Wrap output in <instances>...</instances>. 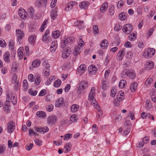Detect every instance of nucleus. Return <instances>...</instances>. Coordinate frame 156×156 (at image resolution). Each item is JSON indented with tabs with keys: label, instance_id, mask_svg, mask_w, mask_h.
<instances>
[{
	"label": "nucleus",
	"instance_id": "obj_38",
	"mask_svg": "<svg viewBox=\"0 0 156 156\" xmlns=\"http://www.w3.org/2000/svg\"><path fill=\"white\" fill-rule=\"evenodd\" d=\"M153 81V79L151 78H148L146 80L145 84L147 86H148L152 83Z\"/></svg>",
	"mask_w": 156,
	"mask_h": 156
},
{
	"label": "nucleus",
	"instance_id": "obj_26",
	"mask_svg": "<svg viewBox=\"0 0 156 156\" xmlns=\"http://www.w3.org/2000/svg\"><path fill=\"white\" fill-rule=\"evenodd\" d=\"M102 88L104 90H105L107 88L106 84L107 83V81L106 79H103L101 80Z\"/></svg>",
	"mask_w": 156,
	"mask_h": 156
},
{
	"label": "nucleus",
	"instance_id": "obj_37",
	"mask_svg": "<svg viewBox=\"0 0 156 156\" xmlns=\"http://www.w3.org/2000/svg\"><path fill=\"white\" fill-rule=\"evenodd\" d=\"M126 83V81L124 80H120L119 84V87L121 88L124 87Z\"/></svg>",
	"mask_w": 156,
	"mask_h": 156
},
{
	"label": "nucleus",
	"instance_id": "obj_57",
	"mask_svg": "<svg viewBox=\"0 0 156 156\" xmlns=\"http://www.w3.org/2000/svg\"><path fill=\"white\" fill-rule=\"evenodd\" d=\"M115 91L116 90L115 89V87H113L112 88L111 92V95L112 97H114V96H115L116 93Z\"/></svg>",
	"mask_w": 156,
	"mask_h": 156
},
{
	"label": "nucleus",
	"instance_id": "obj_18",
	"mask_svg": "<svg viewBox=\"0 0 156 156\" xmlns=\"http://www.w3.org/2000/svg\"><path fill=\"white\" fill-rule=\"evenodd\" d=\"M57 42L54 41L52 42L51 44V51L52 53H53L55 51L57 48Z\"/></svg>",
	"mask_w": 156,
	"mask_h": 156
},
{
	"label": "nucleus",
	"instance_id": "obj_47",
	"mask_svg": "<svg viewBox=\"0 0 156 156\" xmlns=\"http://www.w3.org/2000/svg\"><path fill=\"white\" fill-rule=\"evenodd\" d=\"M149 115H150V114H147L144 112H143L141 114V117L142 118L145 119L147 116H149Z\"/></svg>",
	"mask_w": 156,
	"mask_h": 156
},
{
	"label": "nucleus",
	"instance_id": "obj_6",
	"mask_svg": "<svg viewBox=\"0 0 156 156\" xmlns=\"http://www.w3.org/2000/svg\"><path fill=\"white\" fill-rule=\"evenodd\" d=\"M56 116L51 115L48 117L47 119V121L48 124L52 125L57 120Z\"/></svg>",
	"mask_w": 156,
	"mask_h": 156
},
{
	"label": "nucleus",
	"instance_id": "obj_2",
	"mask_svg": "<svg viewBox=\"0 0 156 156\" xmlns=\"http://www.w3.org/2000/svg\"><path fill=\"white\" fill-rule=\"evenodd\" d=\"M155 52V50L154 48H148L144 51L143 56L146 58H150L154 55Z\"/></svg>",
	"mask_w": 156,
	"mask_h": 156
},
{
	"label": "nucleus",
	"instance_id": "obj_14",
	"mask_svg": "<svg viewBox=\"0 0 156 156\" xmlns=\"http://www.w3.org/2000/svg\"><path fill=\"white\" fill-rule=\"evenodd\" d=\"M16 32L17 38L20 42V41H21V38L24 36V34L23 31L19 30H16Z\"/></svg>",
	"mask_w": 156,
	"mask_h": 156
},
{
	"label": "nucleus",
	"instance_id": "obj_10",
	"mask_svg": "<svg viewBox=\"0 0 156 156\" xmlns=\"http://www.w3.org/2000/svg\"><path fill=\"white\" fill-rule=\"evenodd\" d=\"M125 49L123 48L120 50L118 53L117 55L119 61L121 60L123 58L125 55Z\"/></svg>",
	"mask_w": 156,
	"mask_h": 156
},
{
	"label": "nucleus",
	"instance_id": "obj_50",
	"mask_svg": "<svg viewBox=\"0 0 156 156\" xmlns=\"http://www.w3.org/2000/svg\"><path fill=\"white\" fill-rule=\"evenodd\" d=\"M72 134L67 133L66 134L64 137V140H68L72 136Z\"/></svg>",
	"mask_w": 156,
	"mask_h": 156
},
{
	"label": "nucleus",
	"instance_id": "obj_34",
	"mask_svg": "<svg viewBox=\"0 0 156 156\" xmlns=\"http://www.w3.org/2000/svg\"><path fill=\"white\" fill-rule=\"evenodd\" d=\"M93 31L94 34H98L99 33L98 27L97 25H94L93 28Z\"/></svg>",
	"mask_w": 156,
	"mask_h": 156
},
{
	"label": "nucleus",
	"instance_id": "obj_45",
	"mask_svg": "<svg viewBox=\"0 0 156 156\" xmlns=\"http://www.w3.org/2000/svg\"><path fill=\"white\" fill-rule=\"evenodd\" d=\"M46 108L48 111L51 112L52 111L53 109V106L52 104H50L46 106Z\"/></svg>",
	"mask_w": 156,
	"mask_h": 156
},
{
	"label": "nucleus",
	"instance_id": "obj_29",
	"mask_svg": "<svg viewBox=\"0 0 156 156\" xmlns=\"http://www.w3.org/2000/svg\"><path fill=\"white\" fill-rule=\"evenodd\" d=\"M79 109V106L78 105L76 104H73L72 105L71 108V111L73 112H75L78 110Z\"/></svg>",
	"mask_w": 156,
	"mask_h": 156
},
{
	"label": "nucleus",
	"instance_id": "obj_54",
	"mask_svg": "<svg viewBox=\"0 0 156 156\" xmlns=\"http://www.w3.org/2000/svg\"><path fill=\"white\" fill-rule=\"evenodd\" d=\"M3 110L6 112L8 113L9 110V105L8 104L5 103L3 107Z\"/></svg>",
	"mask_w": 156,
	"mask_h": 156
},
{
	"label": "nucleus",
	"instance_id": "obj_24",
	"mask_svg": "<svg viewBox=\"0 0 156 156\" xmlns=\"http://www.w3.org/2000/svg\"><path fill=\"white\" fill-rule=\"evenodd\" d=\"M137 86V84L136 82H134L131 84L130 87V89L131 91L134 92L136 90Z\"/></svg>",
	"mask_w": 156,
	"mask_h": 156
},
{
	"label": "nucleus",
	"instance_id": "obj_30",
	"mask_svg": "<svg viewBox=\"0 0 156 156\" xmlns=\"http://www.w3.org/2000/svg\"><path fill=\"white\" fill-rule=\"evenodd\" d=\"M128 76H129L131 79H133L135 78L136 75L134 72L133 71L129 70V72Z\"/></svg>",
	"mask_w": 156,
	"mask_h": 156
},
{
	"label": "nucleus",
	"instance_id": "obj_21",
	"mask_svg": "<svg viewBox=\"0 0 156 156\" xmlns=\"http://www.w3.org/2000/svg\"><path fill=\"white\" fill-rule=\"evenodd\" d=\"M114 7L113 5H111L109 6V8L108 9V12L109 13V15L111 16H112L114 15Z\"/></svg>",
	"mask_w": 156,
	"mask_h": 156
},
{
	"label": "nucleus",
	"instance_id": "obj_62",
	"mask_svg": "<svg viewBox=\"0 0 156 156\" xmlns=\"http://www.w3.org/2000/svg\"><path fill=\"white\" fill-rule=\"evenodd\" d=\"M28 80L30 82H33L34 80V78L32 74H30L28 76Z\"/></svg>",
	"mask_w": 156,
	"mask_h": 156
},
{
	"label": "nucleus",
	"instance_id": "obj_17",
	"mask_svg": "<svg viewBox=\"0 0 156 156\" xmlns=\"http://www.w3.org/2000/svg\"><path fill=\"white\" fill-rule=\"evenodd\" d=\"M108 41L107 40L104 39L102 41L100 44L101 47L103 49H106L108 46Z\"/></svg>",
	"mask_w": 156,
	"mask_h": 156
},
{
	"label": "nucleus",
	"instance_id": "obj_4",
	"mask_svg": "<svg viewBox=\"0 0 156 156\" xmlns=\"http://www.w3.org/2000/svg\"><path fill=\"white\" fill-rule=\"evenodd\" d=\"M132 30V26L131 24H127L125 25L122 29L123 31L126 34H129Z\"/></svg>",
	"mask_w": 156,
	"mask_h": 156
},
{
	"label": "nucleus",
	"instance_id": "obj_59",
	"mask_svg": "<svg viewBox=\"0 0 156 156\" xmlns=\"http://www.w3.org/2000/svg\"><path fill=\"white\" fill-rule=\"evenodd\" d=\"M149 102V101L148 100L146 101V107L148 109H150L151 107V105Z\"/></svg>",
	"mask_w": 156,
	"mask_h": 156
},
{
	"label": "nucleus",
	"instance_id": "obj_41",
	"mask_svg": "<svg viewBox=\"0 0 156 156\" xmlns=\"http://www.w3.org/2000/svg\"><path fill=\"white\" fill-rule=\"evenodd\" d=\"M12 97V100L11 101L12 103L14 105L16 104L17 103V98L15 97V95H13V94H11Z\"/></svg>",
	"mask_w": 156,
	"mask_h": 156
},
{
	"label": "nucleus",
	"instance_id": "obj_42",
	"mask_svg": "<svg viewBox=\"0 0 156 156\" xmlns=\"http://www.w3.org/2000/svg\"><path fill=\"white\" fill-rule=\"evenodd\" d=\"M124 98L123 95H121V93H118L117 97V100L119 102L122 101Z\"/></svg>",
	"mask_w": 156,
	"mask_h": 156
},
{
	"label": "nucleus",
	"instance_id": "obj_49",
	"mask_svg": "<svg viewBox=\"0 0 156 156\" xmlns=\"http://www.w3.org/2000/svg\"><path fill=\"white\" fill-rule=\"evenodd\" d=\"M34 130L37 132H41L42 133V132L43 133V128L35 127L34 128Z\"/></svg>",
	"mask_w": 156,
	"mask_h": 156
},
{
	"label": "nucleus",
	"instance_id": "obj_1",
	"mask_svg": "<svg viewBox=\"0 0 156 156\" xmlns=\"http://www.w3.org/2000/svg\"><path fill=\"white\" fill-rule=\"evenodd\" d=\"M95 90L94 87H92L88 94V100L90 102L94 107L98 109L99 108V107L97 101L94 98Z\"/></svg>",
	"mask_w": 156,
	"mask_h": 156
},
{
	"label": "nucleus",
	"instance_id": "obj_56",
	"mask_svg": "<svg viewBox=\"0 0 156 156\" xmlns=\"http://www.w3.org/2000/svg\"><path fill=\"white\" fill-rule=\"evenodd\" d=\"M78 46H83L84 45V42L81 38H79L78 40Z\"/></svg>",
	"mask_w": 156,
	"mask_h": 156
},
{
	"label": "nucleus",
	"instance_id": "obj_7",
	"mask_svg": "<svg viewBox=\"0 0 156 156\" xmlns=\"http://www.w3.org/2000/svg\"><path fill=\"white\" fill-rule=\"evenodd\" d=\"M87 86V84L85 81L81 82L79 84L78 89L77 90V93L80 94V91L85 89Z\"/></svg>",
	"mask_w": 156,
	"mask_h": 156
},
{
	"label": "nucleus",
	"instance_id": "obj_53",
	"mask_svg": "<svg viewBox=\"0 0 156 156\" xmlns=\"http://www.w3.org/2000/svg\"><path fill=\"white\" fill-rule=\"evenodd\" d=\"M63 52L66 53L67 56H69L70 53V49L69 48H67L64 49Z\"/></svg>",
	"mask_w": 156,
	"mask_h": 156
},
{
	"label": "nucleus",
	"instance_id": "obj_35",
	"mask_svg": "<svg viewBox=\"0 0 156 156\" xmlns=\"http://www.w3.org/2000/svg\"><path fill=\"white\" fill-rule=\"evenodd\" d=\"M88 4L87 2H83L80 3L79 7L82 9H85L87 6Z\"/></svg>",
	"mask_w": 156,
	"mask_h": 156
},
{
	"label": "nucleus",
	"instance_id": "obj_8",
	"mask_svg": "<svg viewBox=\"0 0 156 156\" xmlns=\"http://www.w3.org/2000/svg\"><path fill=\"white\" fill-rule=\"evenodd\" d=\"M50 30H46L45 33L44 35L42 38V40L44 41H46L48 42L51 41V38L49 37V33Z\"/></svg>",
	"mask_w": 156,
	"mask_h": 156
},
{
	"label": "nucleus",
	"instance_id": "obj_33",
	"mask_svg": "<svg viewBox=\"0 0 156 156\" xmlns=\"http://www.w3.org/2000/svg\"><path fill=\"white\" fill-rule=\"evenodd\" d=\"M60 31L58 30H55L52 33V37L55 38H56L58 37L60 35Z\"/></svg>",
	"mask_w": 156,
	"mask_h": 156
},
{
	"label": "nucleus",
	"instance_id": "obj_19",
	"mask_svg": "<svg viewBox=\"0 0 156 156\" xmlns=\"http://www.w3.org/2000/svg\"><path fill=\"white\" fill-rule=\"evenodd\" d=\"M57 9L55 8L54 9H53L51 12V19L53 20H54L56 17Z\"/></svg>",
	"mask_w": 156,
	"mask_h": 156
},
{
	"label": "nucleus",
	"instance_id": "obj_44",
	"mask_svg": "<svg viewBox=\"0 0 156 156\" xmlns=\"http://www.w3.org/2000/svg\"><path fill=\"white\" fill-rule=\"evenodd\" d=\"M40 82V78L39 76H37L34 81L35 84L37 85L39 84Z\"/></svg>",
	"mask_w": 156,
	"mask_h": 156
},
{
	"label": "nucleus",
	"instance_id": "obj_36",
	"mask_svg": "<svg viewBox=\"0 0 156 156\" xmlns=\"http://www.w3.org/2000/svg\"><path fill=\"white\" fill-rule=\"evenodd\" d=\"M129 40L131 41H134L136 39V35L134 33H131L129 36Z\"/></svg>",
	"mask_w": 156,
	"mask_h": 156
},
{
	"label": "nucleus",
	"instance_id": "obj_15",
	"mask_svg": "<svg viewBox=\"0 0 156 156\" xmlns=\"http://www.w3.org/2000/svg\"><path fill=\"white\" fill-rule=\"evenodd\" d=\"M64 100L63 98H58L55 103V107H58L61 106L64 103Z\"/></svg>",
	"mask_w": 156,
	"mask_h": 156
},
{
	"label": "nucleus",
	"instance_id": "obj_31",
	"mask_svg": "<svg viewBox=\"0 0 156 156\" xmlns=\"http://www.w3.org/2000/svg\"><path fill=\"white\" fill-rule=\"evenodd\" d=\"M126 16L125 15L124 12H122L120 13L119 16V19L122 21L125 20L126 18Z\"/></svg>",
	"mask_w": 156,
	"mask_h": 156
},
{
	"label": "nucleus",
	"instance_id": "obj_58",
	"mask_svg": "<svg viewBox=\"0 0 156 156\" xmlns=\"http://www.w3.org/2000/svg\"><path fill=\"white\" fill-rule=\"evenodd\" d=\"M6 44L5 41L2 39H0V45L3 47H4L6 46Z\"/></svg>",
	"mask_w": 156,
	"mask_h": 156
},
{
	"label": "nucleus",
	"instance_id": "obj_60",
	"mask_svg": "<svg viewBox=\"0 0 156 156\" xmlns=\"http://www.w3.org/2000/svg\"><path fill=\"white\" fill-rule=\"evenodd\" d=\"M124 4V2L123 1L120 0L118 2L117 6L118 8L121 7Z\"/></svg>",
	"mask_w": 156,
	"mask_h": 156
},
{
	"label": "nucleus",
	"instance_id": "obj_52",
	"mask_svg": "<svg viewBox=\"0 0 156 156\" xmlns=\"http://www.w3.org/2000/svg\"><path fill=\"white\" fill-rule=\"evenodd\" d=\"M36 144L39 146H40L42 145V142L39 139H36L34 140Z\"/></svg>",
	"mask_w": 156,
	"mask_h": 156
},
{
	"label": "nucleus",
	"instance_id": "obj_3",
	"mask_svg": "<svg viewBox=\"0 0 156 156\" xmlns=\"http://www.w3.org/2000/svg\"><path fill=\"white\" fill-rule=\"evenodd\" d=\"M75 41L74 37L73 36H71L67 37L64 41L62 42L61 47L64 48L65 46H67L69 43H71Z\"/></svg>",
	"mask_w": 156,
	"mask_h": 156
},
{
	"label": "nucleus",
	"instance_id": "obj_32",
	"mask_svg": "<svg viewBox=\"0 0 156 156\" xmlns=\"http://www.w3.org/2000/svg\"><path fill=\"white\" fill-rule=\"evenodd\" d=\"M80 49L81 48H80L79 46H76L73 52L74 55L75 56L78 55L80 52Z\"/></svg>",
	"mask_w": 156,
	"mask_h": 156
},
{
	"label": "nucleus",
	"instance_id": "obj_28",
	"mask_svg": "<svg viewBox=\"0 0 156 156\" xmlns=\"http://www.w3.org/2000/svg\"><path fill=\"white\" fill-rule=\"evenodd\" d=\"M34 10L32 7H30L29 8L28 12L30 15V16L31 18H33V17H34Z\"/></svg>",
	"mask_w": 156,
	"mask_h": 156
},
{
	"label": "nucleus",
	"instance_id": "obj_40",
	"mask_svg": "<svg viewBox=\"0 0 156 156\" xmlns=\"http://www.w3.org/2000/svg\"><path fill=\"white\" fill-rule=\"evenodd\" d=\"M70 120L72 122H75L77 120V118L75 115L74 114L70 117Z\"/></svg>",
	"mask_w": 156,
	"mask_h": 156
},
{
	"label": "nucleus",
	"instance_id": "obj_5",
	"mask_svg": "<svg viewBox=\"0 0 156 156\" xmlns=\"http://www.w3.org/2000/svg\"><path fill=\"white\" fill-rule=\"evenodd\" d=\"M15 122L13 121H9L8 124L7 129L8 132L11 133L15 129Z\"/></svg>",
	"mask_w": 156,
	"mask_h": 156
},
{
	"label": "nucleus",
	"instance_id": "obj_51",
	"mask_svg": "<svg viewBox=\"0 0 156 156\" xmlns=\"http://www.w3.org/2000/svg\"><path fill=\"white\" fill-rule=\"evenodd\" d=\"M122 28V26L119 24H118L114 27V30H115L117 31H119Z\"/></svg>",
	"mask_w": 156,
	"mask_h": 156
},
{
	"label": "nucleus",
	"instance_id": "obj_12",
	"mask_svg": "<svg viewBox=\"0 0 156 156\" xmlns=\"http://www.w3.org/2000/svg\"><path fill=\"white\" fill-rule=\"evenodd\" d=\"M23 12L21 9H19L18 11V13L21 18L24 19L26 18L27 14V12L24 9H23Z\"/></svg>",
	"mask_w": 156,
	"mask_h": 156
},
{
	"label": "nucleus",
	"instance_id": "obj_61",
	"mask_svg": "<svg viewBox=\"0 0 156 156\" xmlns=\"http://www.w3.org/2000/svg\"><path fill=\"white\" fill-rule=\"evenodd\" d=\"M47 91L46 90L43 89L40 91L39 96H43L46 93Z\"/></svg>",
	"mask_w": 156,
	"mask_h": 156
},
{
	"label": "nucleus",
	"instance_id": "obj_63",
	"mask_svg": "<svg viewBox=\"0 0 156 156\" xmlns=\"http://www.w3.org/2000/svg\"><path fill=\"white\" fill-rule=\"evenodd\" d=\"M124 46L126 48H131L132 47V45L129 41H127L124 44Z\"/></svg>",
	"mask_w": 156,
	"mask_h": 156
},
{
	"label": "nucleus",
	"instance_id": "obj_16",
	"mask_svg": "<svg viewBox=\"0 0 156 156\" xmlns=\"http://www.w3.org/2000/svg\"><path fill=\"white\" fill-rule=\"evenodd\" d=\"M87 70L86 66L84 64L81 65L77 68L78 71L81 73H83Z\"/></svg>",
	"mask_w": 156,
	"mask_h": 156
},
{
	"label": "nucleus",
	"instance_id": "obj_39",
	"mask_svg": "<svg viewBox=\"0 0 156 156\" xmlns=\"http://www.w3.org/2000/svg\"><path fill=\"white\" fill-rule=\"evenodd\" d=\"M61 83V81L60 80H55L54 83V86L56 87H58Z\"/></svg>",
	"mask_w": 156,
	"mask_h": 156
},
{
	"label": "nucleus",
	"instance_id": "obj_23",
	"mask_svg": "<svg viewBox=\"0 0 156 156\" xmlns=\"http://www.w3.org/2000/svg\"><path fill=\"white\" fill-rule=\"evenodd\" d=\"M129 69H127L124 70L121 73V76L122 78H126V76H128L129 74Z\"/></svg>",
	"mask_w": 156,
	"mask_h": 156
},
{
	"label": "nucleus",
	"instance_id": "obj_64",
	"mask_svg": "<svg viewBox=\"0 0 156 156\" xmlns=\"http://www.w3.org/2000/svg\"><path fill=\"white\" fill-rule=\"evenodd\" d=\"M130 129L129 128H127L125 129L123 132V135L125 136H126L129 132Z\"/></svg>",
	"mask_w": 156,
	"mask_h": 156
},
{
	"label": "nucleus",
	"instance_id": "obj_48",
	"mask_svg": "<svg viewBox=\"0 0 156 156\" xmlns=\"http://www.w3.org/2000/svg\"><path fill=\"white\" fill-rule=\"evenodd\" d=\"M29 93L31 95L35 96L37 93V91L36 90L33 91L31 89H30L28 91Z\"/></svg>",
	"mask_w": 156,
	"mask_h": 156
},
{
	"label": "nucleus",
	"instance_id": "obj_13",
	"mask_svg": "<svg viewBox=\"0 0 156 156\" xmlns=\"http://www.w3.org/2000/svg\"><path fill=\"white\" fill-rule=\"evenodd\" d=\"M108 6V3L104 2L100 9V11L101 13L104 12L106 10Z\"/></svg>",
	"mask_w": 156,
	"mask_h": 156
},
{
	"label": "nucleus",
	"instance_id": "obj_55",
	"mask_svg": "<svg viewBox=\"0 0 156 156\" xmlns=\"http://www.w3.org/2000/svg\"><path fill=\"white\" fill-rule=\"evenodd\" d=\"M41 12L38 13L35 16H34V17H33V18H32L34 20H38L41 18Z\"/></svg>",
	"mask_w": 156,
	"mask_h": 156
},
{
	"label": "nucleus",
	"instance_id": "obj_11",
	"mask_svg": "<svg viewBox=\"0 0 156 156\" xmlns=\"http://www.w3.org/2000/svg\"><path fill=\"white\" fill-rule=\"evenodd\" d=\"M154 66V63L153 62L149 61L146 62L145 65V68L148 70L152 69Z\"/></svg>",
	"mask_w": 156,
	"mask_h": 156
},
{
	"label": "nucleus",
	"instance_id": "obj_46",
	"mask_svg": "<svg viewBox=\"0 0 156 156\" xmlns=\"http://www.w3.org/2000/svg\"><path fill=\"white\" fill-rule=\"evenodd\" d=\"M83 22V21L76 20L75 22L74 25L76 26H77L78 27H79L80 26H81Z\"/></svg>",
	"mask_w": 156,
	"mask_h": 156
},
{
	"label": "nucleus",
	"instance_id": "obj_43",
	"mask_svg": "<svg viewBox=\"0 0 156 156\" xmlns=\"http://www.w3.org/2000/svg\"><path fill=\"white\" fill-rule=\"evenodd\" d=\"M5 148L4 145H0V154H2L5 152Z\"/></svg>",
	"mask_w": 156,
	"mask_h": 156
},
{
	"label": "nucleus",
	"instance_id": "obj_27",
	"mask_svg": "<svg viewBox=\"0 0 156 156\" xmlns=\"http://www.w3.org/2000/svg\"><path fill=\"white\" fill-rule=\"evenodd\" d=\"M40 61L37 59L33 61L32 63V66L34 67H37L39 66L40 64Z\"/></svg>",
	"mask_w": 156,
	"mask_h": 156
},
{
	"label": "nucleus",
	"instance_id": "obj_9",
	"mask_svg": "<svg viewBox=\"0 0 156 156\" xmlns=\"http://www.w3.org/2000/svg\"><path fill=\"white\" fill-rule=\"evenodd\" d=\"M89 74L91 75H94L97 71V67L94 65H91L88 66Z\"/></svg>",
	"mask_w": 156,
	"mask_h": 156
},
{
	"label": "nucleus",
	"instance_id": "obj_20",
	"mask_svg": "<svg viewBox=\"0 0 156 156\" xmlns=\"http://www.w3.org/2000/svg\"><path fill=\"white\" fill-rule=\"evenodd\" d=\"M36 114L38 117L42 118L45 117L46 116V113L42 111H39L37 112L36 113Z\"/></svg>",
	"mask_w": 156,
	"mask_h": 156
},
{
	"label": "nucleus",
	"instance_id": "obj_25",
	"mask_svg": "<svg viewBox=\"0 0 156 156\" xmlns=\"http://www.w3.org/2000/svg\"><path fill=\"white\" fill-rule=\"evenodd\" d=\"M36 37L34 35L30 36L29 38V41L32 44H34L36 40Z\"/></svg>",
	"mask_w": 156,
	"mask_h": 156
},
{
	"label": "nucleus",
	"instance_id": "obj_22",
	"mask_svg": "<svg viewBox=\"0 0 156 156\" xmlns=\"http://www.w3.org/2000/svg\"><path fill=\"white\" fill-rule=\"evenodd\" d=\"M10 54L9 52H5L4 55V58L5 62L8 63L9 62Z\"/></svg>",
	"mask_w": 156,
	"mask_h": 156
}]
</instances>
